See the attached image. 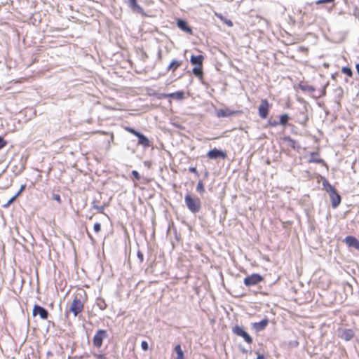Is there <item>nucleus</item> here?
Segmentation results:
<instances>
[{"mask_svg":"<svg viewBox=\"0 0 359 359\" xmlns=\"http://www.w3.org/2000/svg\"><path fill=\"white\" fill-rule=\"evenodd\" d=\"M86 300V292L82 288H79L74 294L73 300L68 310L66 311L65 315L67 316L69 313H72L74 316L76 317L81 313L83 311L84 304Z\"/></svg>","mask_w":359,"mask_h":359,"instance_id":"1","label":"nucleus"},{"mask_svg":"<svg viewBox=\"0 0 359 359\" xmlns=\"http://www.w3.org/2000/svg\"><path fill=\"white\" fill-rule=\"evenodd\" d=\"M323 187L325 190L329 194L332 207L333 208H337L339 204L341 203V198L340 195L337 193L336 189L331 185L327 181H324L323 182Z\"/></svg>","mask_w":359,"mask_h":359,"instance_id":"2","label":"nucleus"},{"mask_svg":"<svg viewBox=\"0 0 359 359\" xmlns=\"http://www.w3.org/2000/svg\"><path fill=\"white\" fill-rule=\"evenodd\" d=\"M184 202L187 208L193 213L199 212L201 208V200L196 196L187 194L184 196Z\"/></svg>","mask_w":359,"mask_h":359,"instance_id":"3","label":"nucleus"},{"mask_svg":"<svg viewBox=\"0 0 359 359\" xmlns=\"http://www.w3.org/2000/svg\"><path fill=\"white\" fill-rule=\"evenodd\" d=\"M124 130L138 137V144L144 147H149L150 146L149 139L143 134L128 126H125Z\"/></svg>","mask_w":359,"mask_h":359,"instance_id":"4","label":"nucleus"},{"mask_svg":"<svg viewBox=\"0 0 359 359\" xmlns=\"http://www.w3.org/2000/svg\"><path fill=\"white\" fill-rule=\"evenodd\" d=\"M271 104L266 99H262L258 107V113L260 118L265 119L268 117Z\"/></svg>","mask_w":359,"mask_h":359,"instance_id":"5","label":"nucleus"},{"mask_svg":"<svg viewBox=\"0 0 359 359\" xmlns=\"http://www.w3.org/2000/svg\"><path fill=\"white\" fill-rule=\"evenodd\" d=\"M264 280V277L258 273H252L244 278L243 283L245 286L250 287L259 284Z\"/></svg>","mask_w":359,"mask_h":359,"instance_id":"6","label":"nucleus"},{"mask_svg":"<svg viewBox=\"0 0 359 359\" xmlns=\"http://www.w3.org/2000/svg\"><path fill=\"white\" fill-rule=\"evenodd\" d=\"M107 337V331L104 330H98L93 339V346L96 348H100L102 345L103 340Z\"/></svg>","mask_w":359,"mask_h":359,"instance_id":"7","label":"nucleus"},{"mask_svg":"<svg viewBox=\"0 0 359 359\" xmlns=\"http://www.w3.org/2000/svg\"><path fill=\"white\" fill-rule=\"evenodd\" d=\"M232 332L234 334L241 337L243 338L245 342L248 344L252 343V338L239 325H235L232 328Z\"/></svg>","mask_w":359,"mask_h":359,"instance_id":"8","label":"nucleus"},{"mask_svg":"<svg viewBox=\"0 0 359 359\" xmlns=\"http://www.w3.org/2000/svg\"><path fill=\"white\" fill-rule=\"evenodd\" d=\"M207 157L209 159H217L220 158L222 159H226L227 158V154L224 151L219 150L216 148L210 150L207 153Z\"/></svg>","mask_w":359,"mask_h":359,"instance_id":"9","label":"nucleus"},{"mask_svg":"<svg viewBox=\"0 0 359 359\" xmlns=\"http://www.w3.org/2000/svg\"><path fill=\"white\" fill-rule=\"evenodd\" d=\"M32 314L34 316L39 315L40 318L43 320H46L48 317V311L43 307L37 304L34 306Z\"/></svg>","mask_w":359,"mask_h":359,"instance_id":"10","label":"nucleus"},{"mask_svg":"<svg viewBox=\"0 0 359 359\" xmlns=\"http://www.w3.org/2000/svg\"><path fill=\"white\" fill-rule=\"evenodd\" d=\"M167 97L172 98V99L177 100H182L184 99L185 96H184V93L183 91H177L175 93H168V94L164 93V94H161L159 96V98H167Z\"/></svg>","mask_w":359,"mask_h":359,"instance_id":"11","label":"nucleus"},{"mask_svg":"<svg viewBox=\"0 0 359 359\" xmlns=\"http://www.w3.org/2000/svg\"><path fill=\"white\" fill-rule=\"evenodd\" d=\"M344 243L348 247H353L359 250V241L353 236H348L344 238Z\"/></svg>","mask_w":359,"mask_h":359,"instance_id":"12","label":"nucleus"},{"mask_svg":"<svg viewBox=\"0 0 359 359\" xmlns=\"http://www.w3.org/2000/svg\"><path fill=\"white\" fill-rule=\"evenodd\" d=\"M177 25L181 30L185 32L186 33L190 35L193 34L192 29L188 25L187 21L182 19H177Z\"/></svg>","mask_w":359,"mask_h":359,"instance_id":"13","label":"nucleus"},{"mask_svg":"<svg viewBox=\"0 0 359 359\" xmlns=\"http://www.w3.org/2000/svg\"><path fill=\"white\" fill-rule=\"evenodd\" d=\"M355 336V333L353 330L351 329H344L341 331L339 337L345 340V341H350Z\"/></svg>","mask_w":359,"mask_h":359,"instance_id":"14","label":"nucleus"},{"mask_svg":"<svg viewBox=\"0 0 359 359\" xmlns=\"http://www.w3.org/2000/svg\"><path fill=\"white\" fill-rule=\"evenodd\" d=\"M268 324L269 319L265 318L259 323H253L252 327L257 332H259L264 330L267 327Z\"/></svg>","mask_w":359,"mask_h":359,"instance_id":"15","label":"nucleus"},{"mask_svg":"<svg viewBox=\"0 0 359 359\" xmlns=\"http://www.w3.org/2000/svg\"><path fill=\"white\" fill-rule=\"evenodd\" d=\"M240 111H233L229 109H219L217 111V116L218 117H227L234 114H240Z\"/></svg>","mask_w":359,"mask_h":359,"instance_id":"16","label":"nucleus"},{"mask_svg":"<svg viewBox=\"0 0 359 359\" xmlns=\"http://www.w3.org/2000/svg\"><path fill=\"white\" fill-rule=\"evenodd\" d=\"M204 60V57L202 55H191L190 62L192 65H196V67H203V62Z\"/></svg>","mask_w":359,"mask_h":359,"instance_id":"17","label":"nucleus"},{"mask_svg":"<svg viewBox=\"0 0 359 359\" xmlns=\"http://www.w3.org/2000/svg\"><path fill=\"white\" fill-rule=\"evenodd\" d=\"M309 163H323L324 161L320 158V154L318 152H312L311 153L310 158L308 160Z\"/></svg>","mask_w":359,"mask_h":359,"instance_id":"18","label":"nucleus"},{"mask_svg":"<svg viewBox=\"0 0 359 359\" xmlns=\"http://www.w3.org/2000/svg\"><path fill=\"white\" fill-rule=\"evenodd\" d=\"M182 61L173 60L168 65L167 70L171 71L172 72H175L182 65Z\"/></svg>","mask_w":359,"mask_h":359,"instance_id":"19","label":"nucleus"},{"mask_svg":"<svg viewBox=\"0 0 359 359\" xmlns=\"http://www.w3.org/2000/svg\"><path fill=\"white\" fill-rule=\"evenodd\" d=\"M130 7L133 11H137L138 13H142L143 12V9L141 6L137 4V0H128Z\"/></svg>","mask_w":359,"mask_h":359,"instance_id":"20","label":"nucleus"},{"mask_svg":"<svg viewBox=\"0 0 359 359\" xmlns=\"http://www.w3.org/2000/svg\"><path fill=\"white\" fill-rule=\"evenodd\" d=\"M192 72L199 79H203V67H194L192 69Z\"/></svg>","mask_w":359,"mask_h":359,"instance_id":"21","label":"nucleus"},{"mask_svg":"<svg viewBox=\"0 0 359 359\" xmlns=\"http://www.w3.org/2000/svg\"><path fill=\"white\" fill-rule=\"evenodd\" d=\"M175 351L177 353L176 359H184V352L182 349L181 345L177 344L175 346Z\"/></svg>","mask_w":359,"mask_h":359,"instance_id":"22","label":"nucleus"},{"mask_svg":"<svg viewBox=\"0 0 359 359\" xmlns=\"http://www.w3.org/2000/svg\"><path fill=\"white\" fill-rule=\"evenodd\" d=\"M93 209L97 210V212L103 214L104 212L105 205H98L97 202L95 201H94L93 202Z\"/></svg>","mask_w":359,"mask_h":359,"instance_id":"23","label":"nucleus"},{"mask_svg":"<svg viewBox=\"0 0 359 359\" xmlns=\"http://www.w3.org/2000/svg\"><path fill=\"white\" fill-rule=\"evenodd\" d=\"M299 88L302 91L309 92L311 93H313L316 90V88L313 86L307 84L300 85Z\"/></svg>","mask_w":359,"mask_h":359,"instance_id":"24","label":"nucleus"},{"mask_svg":"<svg viewBox=\"0 0 359 359\" xmlns=\"http://www.w3.org/2000/svg\"><path fill=\"white\" fill-rule=\"evenodd\" d=\"M290 119L289 116L287 114H284L280 116L279 124L285 126Z\"/></svg>","mask_w":359,"mask_h":359,"instance_id":"25","label":"nucleus"},{"mask_svg":"<svg viewBox=\"0 0 359 359\" xmlns=\"http://www.w3.org/2000/svg\"><path fill=\"white\" fill-rule=\"evenodd\" d=\"M341 72L348 77L353 76V72L350 67H344L341 68Z\"/></svg>","mask_w":359,"mask_h":359,"instance_id":"26","label":"nucleus"},{"mask_svg":"<svg viewBox=\"0 0 359 359\" xmlns=\"http://www.w3.org/2000/svg\"><path fill=\"white\" fill-rule=\"evenodd\" d=\"M196 190L200 194H203L205 192L204 184L201 180L198 181L196 186Z\"/></svg>","mask_w":359,"mask_h":359,"instance_id":"27","label":"nucleus"},{"mask_svg":"<svg viewBox=\"0 0 359 359\" xmlns=\"http://www.w3.org/2000/svg\"><path fill=\"white\" fill-rule=\"evenodd\" d=\"M284 140L287 142H288V144L292 147V148H295V144H296V142L292 140L291 137H284Z\"/></svg>","mask_w":359,"mask_h":359,"instance_id":"28","label":"nucleus"},{"mask_svg":"<svg viewBox=\"0 0 359 359\" xmlns=\"http://www.w3.org/2000/svg\"><path fill=\"white\" fill-rule=\"evenodd\" d=\"M97 304L101 310H104L107 308L105 302L102 299L97 300Z\"/></svg>","mask_w":359,"mask_h":359,"instance_id":"29","label":"nucleus"},{"mask_svg":"<svg viewBox=\"0 0 359 359\" xmlns=\"http://www.w3.org/2000/svg\"><path fill=\"white\" fill-rule=\"evenodd\" d=\"M16 197L13 196L6 204L3 205L4 208H8L15 200Z\"/></svg>","mask_w":359,"mask_h":359,"instance_id":"30","label":"nucleus"},{"mask_svg":"<svg viewBox=\"0 0 359 359\" xmlns=\"http://www.w3.org/2000/svg\"><path fill=\"white\" fill-rule=\"evenodd\" d=\"M52 198L57 201L59 204L62 203V199L59 194H53L52 196Z\"/></svg>","mask_w":359,"mask_h":359,"instance_id":"31","label":"nucleus"},{"mask_svg":"<svg viewBox=\"0 0 359 359\" xmlns=\"http://www.w3.org/2000/svg\"><path fill=\"white\" fill-rule=\"evenodd\" d=\"M93 229L95 233H100L101 231V224L99 222H96L93 226Z\"/></svg>","mask_w":359,"mask_h":359,"instance_id":"32","label":"nucleus"},{"mask_svg":"<svg viewBox=\"0 0 359 359\" xmlns=\"http://www.w3.org/2000/svg\"><path fill=\"white\" fill-rule=\"evenodd\" d=\"M7 145V142L0 136V149H3Z\"/></svg>","mask_w":359,"mask_h":359,"instance_id":"33","label":"nucleus"},{"mask_svg":"<svg viewBox=\"0 0 359 359\" xmlns=\"http://www.w3.org/2000/svg\"><path fill=\"white\" fill-rule=\"evenodd\" d=\"M137 256L140 262L141 263L143 262V261H144V255H143V253L140 250L137 251Z\"/></svg>","mask_w":359,"mask_h":359,"instance_id":"34","label":"nucleus"},{"mask_svg":"<svg viewBox=\"0 0 359 359\" xmlns=\"http://www.w3.org/2000/svg\"><path fill=\"white\" fill-rule=\"evenodd\" d=\"M141 347L144 351H147L149 348L148 343L146 341H142L141 343Z\"/></svg>","mask_w":359,"mask_h":359,"instance_id":"35","label":"nucleus"},{"mask_svg":"<svg viewBox=\"0 0 359 359\" xmlns=\"http://www.w3.org/2000/svg\"><path fill=\"white\" fill-rule=\"evenodd\" d=\"M334 1V0H318L316 1V4H326V3H331Z\"/></svg>","mask_w":359,"mask_h":359,"instance_id":"36","label":"nucleus"},{"mask_svg":"<svg viewBox=\"0 0 359 359\" xmlns=\"http://www.w3.org/2000/svg\"><path fill=\"white\" fill-rule=\"evenodd\" d=\"M189 171L190 172H192V173L195 174L196 176L199 175L198 172V170H197L196 167H190L189 168Z\"/></svg>","mask_w":359,"mask_h":359,"instance_id":"37","label":"nucleus"},{"mask_svg":"<svg viewBox=\"0 0 359 359\" xmlns=\"http://www.w3.org/2000/svg\"><path fill=\"white\" fill-rule=\"evenodd\" d=\"M132 175H133V177H134L136 180H139L140 179V174L138 173V172H137V171H136V170H133V171H132Z\"/></svg>","mask_w":359,"mask_h":359,"instance_id":"38","label":"nucleus"},{"mask_svg":"<svg viewBox=\"0 0 359 359\" xmlns=\"http://www.w3.org/2000/svg\"><path fill=\"white\" fill-rule=\"evenodd\" d=\"M226 25H227L229 27H232L233 26V22L231 20H228L226 18H224V21H223Z\"/></svg>","mask_w":359,"mask_h":359,"instance_id":"39","label":"nucleus"},{"mask_svg":"<svg viewBox=\"0 0 359 359\" xmlns=\"http://www.w3.org/2000/svg\"><path fill=\"white\" fill-rule=\"evenodd\" d=\"M269 126H272V127H276L277 126L278 124H279V122H277L276 121H269Z\"/></svg>","mask_w":359,"mask_h":359,"instance_id":"40","label":"nucleus"},{"mask_svg":"<svg viewBox=\"0 0 359 359\" xmlns=\"http://www.w3.org/2000/svg\"><path fill=\"white\" fill-rule=\"evenodd\" d=\"M95 356L97 358V359H106V357L104 356V354H95Z\"/></svg>","mask_w":359,"mask_h":359,"instance_id":"41","label":"nucleus"},{"mask_svg":"<svg viewBox=\"0 0 359 359\" xmlns=\"http://www.w3.org/2000/svg\"><path fill=\"white\" fill-rule=\"evenodd\" d=\"M219 19H220L222 21H224V18L223 15L220 13H215V14Z\"/></svg>","mask_w":359,"mask_h":359,"instance_id":"42","label":"nucleus"},{"mask_svg":"<svg viewBox=\"0 0 359 359\" xmlns=\"http://www.w3.org/2000/svg\"><path fill=\"white\" fill-rule=\"evenodd\" d=\"M86 233H87V235H88V237L91 240V241H93V238L92 236V235L89 233V231H88V229H86Z\"/></svg>","mask_w":359,"mask_h":359,"instance_id":"43","label":"nucleus"},{"mask_svg":"<svg viewBox=\"0 0 359 359\" xmlns=\"http://www.w3.org/2000/svg\"><path fill=\"white\" fill-rule=\"evenodd\" d=\"M25 188H26V185L25 184H22V185H21L20 189L19 191L22 193L25 189Z\"/></svg>","mask_w":359,"mask_h":359,"instance_id":"44","label":"nucleus"},{"mask_svg":"<svg viewBox=\"0 0 359 359\" xmlns=\"http://www.w3.org/2000/svg\"><path fill=\"white\" fill-rule=\"evenodd\" d=\"M93 133H99V134H101V135H107V133L104 131H96V132H93Z\"/></svg>","mask_w":359,"mask_h":359,"instance_id":"45","label":"nucleus"},{"mask_svg":"<svg viewBox=\"0 0 359 359\" xmlns=\"http://www.w3.org/2000/svg\"><path fill=\"white\" fill-rule=\"evenodd\" d=\"M257 359H265V358H264V356L263 355H261V354L258 353Z\"/></svg>","mask_w":359,"mask_h":359,"instance_id":"46","label":"nucleus"},{"mask_svg":"<svg viewBox=\"0 0 359 359\" xmlns=\"http://www.w3.org/2000/svg\"><path fill=\"white\" fill-rule=\"evenodd\" d=\"M307 120H308V118H307L306 116H305L304 120L303 121H302V122H301V123H302V125H305V124H306V121H307Z\"/></svg>","mask_w":359,"mask_h":359,"instance_id":"47","label":"nucleus"},{"mask_svg":"<svg viewBox=\"0 0 359 359\" xmlns=\"http://www.w3.org/2000/svg\"><path fill=\"white\" fill-rule=\"evenodd\" d=\"M21 194H22V193H21L20 191H17V193H16V194L15 195V196L16 198H18V197Z\"/></svg>","mask_w":359,"mask_h":359,"instance_id":"48","label":"nucleus"},{"mask_svg":"<svg viewBox=\"0 0 359 359\" xmlns=\"http://www.w3.org/2000/svg\"><path fill=\"white\" fill-rule=\"evenodd\" d=\"M111 137L112 139L114 138V134L112 133H111Z\"/></svg>","mask_w":359,"mask_h":359,"instance_id":"49","label":"nucleus"}]
</instances>
